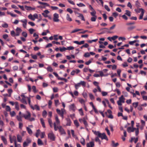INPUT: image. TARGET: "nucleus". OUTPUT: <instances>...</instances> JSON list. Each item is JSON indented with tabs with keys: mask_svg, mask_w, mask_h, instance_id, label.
Here are the masks:
<instances>
[{
	"mask_svg": "<svg viewBox=\"0 0 147 147\" xmlns=\"http://www.w3.org/2000/svg\"><path fill=\"white\" fill-rule=\"evenodd\" d=\"M48 123H49V125L50 127H53V125H52V121L50 119H48Z\"/></svg>",
	"mask_w": 147,
	"mask_h": 147,
	"instance_id": "473e14b6",
	"label": "nucleus"
},
{
	"mask_svg": "<svg viewBox=\"0 0 147 147\" xmlns=\"http://www.w3.org/2000/svg\"><path fill=\"white\" fill-rule=\"evenodd\" d=\"M118 38V36L116 35L112 37H111V40H115Z\"/></svg>",
	"mask_w": 147,
	"mask_h": 147,
	"instance_id": "a19ab883",
	"label": "nucleus"
},
{
	"mask_svg": "<svg viewBox=\"0 0 147 147\" xmlns=\"http://www.w3.org/2000/svg\"><path fill=\"white\" fill-rule=\"evenodd\" d=\"M40 122H41V123L42 125V127L44 128H45V123L44 120L42 118H40Z\"/></svg>",
	"mask_w": 147,
	"mask_h": 147,
	"instance_id": "a878e982",
	"label": "nucleus"
},
{
	"mask_svg": "<svg viewBox=\"0 0 147 147\" xmlns=\"http://www.w3.org/2000/svg\"><path fill=\"white\" fill-rule=\"evenodd\" d=\"M69 110L70 111H74L76 109V107L74 104L70 105L69 106Z\"/></svg>",
	"mask_w": 147,
	"mask_h": 147,
	"instance_id": "6e6552de",
	"label": "nucleus"
},
{
	"mask_svg": "<svg viewBox=\"0 0 147 147\" xmlns=\"http://www.w3.org/2000/svg\"><path fill=\"white\" fill-rule=\"evenodd\" d=\"M40 132V131L39 129H38L37 130L35 135V136L37 138H38V137Z\"/></svg>",
	"mask_w": 147,
	"mask_h": 147,
	"instance_id": "58836bf2",
	"label": "nucleus"
},
{
	"mask_svg": "<svg viewBox=\"0 0 147 147\" xmlns=\"http://www.w3.org/2000/svg\"><path fill=\"white\" fill-rule=\"evenodd\" d=\"M59 14L56 13H55L53 15V21L56 22H59Z\"/></svg>",
	"mask_w": 147,
	"mask_h": 147,
	"instance_id": "423d86ee",
	"label": "nucleus"
},
{
	"mask_svg": "<svg viewBox=\"0 0 147 147\" xmlns=\"http://www.w3.org/2000/svg\"><path fill=\"white\" fill-rule=\"evenodd\" d=\"M48 138L52 141H54L55 139V136L52 132L49 133L48 134Z\"/></svg>",
	"mask_w": 147,
	"mask_h": 147,
	"instance_id": "39448f33",
	"label": "nucleus"
},
{
	"mask_svg": "<svg viewBox=\"0 0 147 147\" xmlns=\"http://www.w3.org/2000/svg\"><path fill=\"white\" fill-rule=\"evenodd\" d=\"M95 141L98 142L99 144H100L101 142L100 140L99 139L98 137H96L95 138Z\"/></svg>",
	"mask_w": 147,
	"mask_h": 147,
	"instance_id": "864d4df0",
	"label": "nucleus"
},
{
	"mask_svg": "<svg viewBox=\"0 0 147 147\" xmlns=\"http://www.w3.org/2000/svg\"><path fill=\"white\" fill-rule=\"evenodd\" d=\"M74 123L76 127H78L79 126V123L77 120H74Z\"/></svg>",
	"mask_w": 147,
	"mask_h": 147,
	"instance_id": "72a5a7b5",
	"label": "nucleus"
},
{
	"mask_svg": "<svg viewBox=\"0 0 147 147\" xmlns=\"http://www.w3.org/2000/svg\"><path fill=\"white\" fill-rule=\"evenodd\" d=\"M94 144L93 142H90L86 144L87 147H94Z\"/></svg>",
	"mask_w": 147,
	"mask_h": 147,
	"instance_id": "9b49d317",
	"label": "nucleus"
},
{
	"mask_svg": "<svg viewBox=\"0 0 147 147\" xmlns=\"http://www.w3.org/2000/svg\"><path fill=\"white\" fill-rule=\"evenodd\" d=\"M96 16H93L91 18V20L92 22H95L96 20Z\"/></svg>",
	"mask_w": 147,
	"mask_h": 147,
	"instance_id": "3c124183",
	"label": "nucleus"
},
{
	"mask_svg": "<svg viewBox=\"0 0 147 147\" xmlns=\"http://www.w3.org/2000/svg\"><path fill=\"white\" fill-rule=\"evenodd\" d=\"M29 144L28 143L26 142H24L23 143V146L24 147H26L28 146Z\"/></svg>",
	"mask_w": 147,
	"mask_h": 147,
	"instance_id": "774afa93",
	"label": "nucleus"
},
{
	"mask_svg": "<svg viewBox=\"0 0 147 147\" xmlns=\"http://www.w3.org/2000/svg\"><path fill=\"white\" fill-rule=\"evenodd\" d=\"M80 86L81 85L80 82L77 84H75V87L76 89H78L79 88Z\"/></svg>",
	"mask_w": 147,
	"mask_h": 147,
	"instance_id": "2f4dec72",
	"label": "nucleus"
},
{
	"mask_svg": "<svg viewBox=\"0 0 147 147\" xmlns=\"http://www.w3.org/2000/svg\"><path fill=\"white\" fill-rule=\"evenodd\" d=\"M4 28H7L8 27V24L6 23H5L1 25Z\"/></svg>",
	"mask_w": 147,
	"mask_h": 147,
	"instance_id": "a18cd8bd",
	"label": "nucleus"
},
{
	"mask_svg": "<svg viewBox=\"0 0 147 147\" xmlns=\"http://www.w3.org/2000/svg\"><path fill=\"white\" fill-rule=\"evenodd\" d=\"M47 69L48 71L50 72H52L53 71V69L50 66H49L47 68Z\"/></svg>",
	"mask_w": 147,
	"mask_h": 147,
	"instance_id": "37998d69",
	"label": "nucleus"
},
{
	"mask_svg": "<svg viewBox=\"0 0 147 147\" xmlns=\"http://www.w3.org/2000/svg\"><path fill=\"white\" fill-rule=\"evenodd\" d=\"M33 16L31 14H30L28 16V18L33 21L35 20V18H33Z\"/></svg>",
	"mask_w": 147,
	"mask_h": 147,
	"instance_id": "4c0bfd02",
	"label": "nucleus"
},
{
	"mask_svg": "<svg viewBox=\"0 0 147 147\" xmlns=\"http://www.w3.org/2000/svg\"><path fill=\"white\" fill-rule=\"evenodd\" d=\"M32 89L34 93H36L37 92V91L36 90V87L35 86H32Z\"/></svg>",
	"mask_w": 147,
	"mask_h": 147,
	"instance_id": "13d9d810",
	"label": "nucleus"
},
{
	"mask_svg": "<svg viewBox=\"0 0 147 147\" xmlns=\"http://www.w3.org/2000/svg\"><path fill=\"white\" fill-rule=\"evenodd\" d=\"M54 129L55 131H57L58 129H59V127L56 126V124L55 122L54 123Z\"/></svg>",
	"mask_w": 147,
	"mask_h": 147,
	"instance_id": "79ce46f5",
	"label": "nucleus"
},
{
	"mask_svg": "<svg viewBox=\"0 0 147 147\" xmlns=\"http://www.w3.org/2000/svg\"><path fill=\"white\" fill-rule=\"evenodd\" d=\"M15 108L17 110H18L19 109L18 103L17 102H15Z\"/></svg>",
	"mask_w": 147,
	"mask_h": 147,
	"instance_id": "e433bc0d",
	"label": "nucleus"
},
{
	"mask_svg": "<svg viewBox=\"0 0 147 147\" xmlns=\"http://www.w3.org/2000/svg\"><path fill=\"white\" fill-rule=\"evenodd\" d=\"M49 13V11L48 10H46L42 13V14L45 18H46L48 17L47 14Z\"/></svg>",
	"mask_w": 147,
	"mask_h": 147,
	"instance_id": "f8f14e48",
	"label": "nucleus"
},
{
	"mask_svg": "<svg viewBox=\"0 0 147 147\" xmlns=\"http://www.w3.org/2000/svg\"><path fill=\"white\" fill-rule=\"evenodd\" d=\"M66 50H67V48L65 47H63L62 48H60V51L61 52H63Z\"/></svg>",
	"mask_w": 147,
	"mask_h": 147,
	"instance_id": "680f3d73",
	"label": "nucleus"
},
{
	"mask_svg": "<svg viewBox=\"0 0 147 147\" xmlns=\"http://www.w3.org/2000/svg\"><path fill=\"white\" fill-rule=\"evenodd\" d=\"M78 111L80 114L81 116H83L84 115V113L82 108H81L78 110Z\"/></svg>",
	"mask_w": 147,
	"mask_h": 147,
	"instance_id": "7c9ffc66",
	"label": "nucleus"
},
{
	"mask_svg": "<svg viewBox=\"0 0 147 147\" xmlns=\"http://www.w3.org/2000/svg\"><path fill=\"white\" fill-rule=\"evenodd\" d=\"M66 120L67 122L66 125L67 126H70L71 123V121L70 119L69 118H67L66 119Z\"/></svg>",
	"mask_w": 147,
	"mask_h": 147,
	"instance_id": "b1692460",
	"label": "nucleus"
},
{
	"mask_svg": "<svg viewBox=\"0 0 147 147\" xmlns=\"http://www.w3.org/2000/svg\"><path fill=\"white\" fill-rule=\"evenodd\" d=\"M94 134L97 136L98 137L100 138L102 140L105 139L107 140L108 139L105 133H101L99 131H95L94 132Z\"/></svg>",
	"mask_w": 147,
	"mask_h": 147,
	"instance_id": "f257e3e1",
	"label": "nucleus"
},
{
	"mask_svg": "<svg viewBox=\"0 0 147 147\" xmlns=\"http://www.w3.org/2000/svg\"><path fill=\"white\" fill-rule=\"evenodd\" d=\"M55 119L56 122V123H57V125L59 124L60 123V121L58 119L57 115H55Z\"/></svg>",
	"mask_w": 147,
	"mask_h": 147,
	"instance_id": "aec40b11",
	"label": "nucleus"
},
{
	"mask_svg": "<svg viewBox=\"0 0 147 147\" xmlns=\"http://www.w3.org/2000/svg\"><path fill=\"white\" fill-rule=\"evenodd\" d=\"M84 56L85 57H88L90 56V54L88 53H86L84 54Z\"/></svg>",
	"mask_w": 147,
	"mask_h": 147,
	"instance_id": "338daca9",
	"label": "nucleus"
},
{
	"mask_svg": "<svg viewBox=\"0 0 147 147\" xmlns=\"http://www.w3.org/2000/svg\"><path fill=\"white\" fill-rule=\"evenodd\" d=\"M38 3L40 4L45 5V6H49V5L47 3L42 2L40 1H38Z\"/></svg>",
	"mask_w": 147,
	"mask_h": 147,
	"instance_id": "4be33fe9",
	"label": "nucleus"
},
{
	"mask_svg": "<svg viewBox=\"0 0 147 147\" xmlns=\"http://www.w3.org/2000/svg\"><path fill=\"white\" fill-rule=\"evenodd\" d=\"M82 95L85 98H86L87 97V93L85 92H83L82 94Z\"/></svg>",
	"mask_w": 147,
	"mask_h": 147,
	"instance_id": "69168bd1",
	"label": "nucleus"
},
{
	"mask_svg": "<svg viewBox=\"0 0 147 147\" xmlns=\"http://www.w3.org/2000/svg\"><path fill=\"white\" fill-rule=\"evenodd\" d=\"M80 142L82 144V145H84L85 144V140L84 139L82 138L80 139Z\"/></svg>",
	"mask_w": 147,
	"mask_h": 147,
	"instance_id": "f704fd0d",
	"label": "nucleus"
},
{
	"mask_svg": "<svg viewBox=\"0 0 147 147\" xmlns=\"http://www.w3.org/2000/svg\"><path fill=\"white\" fill-rule=\"evenodd\" d=\"M66 19L67 20L71 22L72 21V19L70 17V16L68 14H67Z\"/></svg>",
	"mask_w": 147,
	"mask_h": 147,
	"instance_id": "c85d7f7f",
	"label": "nucleus"
},
{
	"mask_svg": "<svg viewBox=\"0 0 147 147\" xmlns=\"http://www.w3.org/2000/svg\"><path fill=\"white\" fill-rule=\"evenodd\" d=\"M25 9L28 10H31L32 7L30 6H25Z\"/></svg>",
	"mask_w": 147,
	"mask_h": 147,
	"instance_id": "e2e57ef3",
	"label": "nucleus"
},
{
	"mask_svg": "<svg viewBox=\"0 0 147 147\" xmlns=\"http://www.w3.org/2000/svg\"><path fill=\"white\" fill-rule=\"evenodd\" d=\"M10 140V142L11 143H12L13 142H14V143L16 142V137L15 136H13L12 138H11L10 136L9 137Z\"/></svg>",
	"mask_w": 147,
	"mask_h": 147,
	"instance_id": "2eb2a0df",
	"label": "nucleus"
},
{
	"mask_svg": "<svg viewBox=\"0 0 147 147\" xmlns=\"http://www.w3.org/2000/svg\"><path fill=\"white\" fill-rule=\"evenodd\" d=\"M20 22L23 23V26L24 28H26L27 24V20L26 19L22 20H20Z\"/></svg>",
	"mask_w": 147,
	"mask_h": 147,
	"instance_id": "0eeeda50",
	"label": "nucleus"
},
{
	"mask_svg": "<svg viewBox=\"0 0 147 147\" xmlns=\"http://www.w3.org/2000/svg\"><path fill=\"white\" fill-rule=\"evenodd\" d=\"M80 85H82L84 87H85L86 86V82L84 81H81L80 82Z\"/></svg>",
	"mask_w": 147,
	"mask_h": 147,
	"instance_id": "c03bdc74",
	"label": "nucleus"
},
{
	"mask_svg": "<svg viewBox=\"0 0 147 147\" xmlns=\"http://www.w3.org/2000/svg\"><path fill=\"white\" fill-rule=\"evenodd\" d=\"M119 145L118 142L115 143V142L112 141V146L113 147H117Z\"/></svg>",
	"mask_w": 147,
	"mask_h": 147,
	"instance_id": "a211bd4d",
	"label": "nucleus"
},
{
	"mask_svg": "<svg viewBox=\"0 0 147 147\" xmlns=\"http://www.w3.org/2000/svg\"><path fill=\"white\" fill-rule=\"evenodd\" d=\"M78 14L79 15V16H78V17H80L82 20L84 21L85 20L83 15L82 14L80 13H79Z\"/></svg>",
	"mask_w": 147,
	"mask_h": 147,
	"instance_id": "c756f323",
	"label": "nucleus"
},
{
	"mask_svg": "<svg viewBox=\"0 0 147 147\" xmlns=\"http://www.w3.org/2000/svg\"><path fill=\"white\" fill-rule=\"evenodd\" d=\"M59 131L61 134H65L66 133L62 126H59Z\"/></svg>",
	"mask_w": 147,
	"mask_h": 147,
	"instance_id": "1a4fd4ad",
	"label": "nucleus"
},
{
	"mask_svg": "<svg viewBox=\"0 0 147 147\" xmlns=\"http://www.w3.org/2000/svg\"><path fill=\"white\" fill-rule=\"evenodd\" d=\"M17 139L18 142H22V138L21 136L18 135H17Z\"/></svg>",
	"mask_w": 147,
	"mask_h": 147,
	"instance_id": "6ab92c4d",
	"label": "nucleus"
},
{
	"mask_svg": "<svg viewBox=\"0 0 147 147\" xmlns=\"http://www.w3.org/2000/svg\"><path fill=\"white\" fill-rule=\"evenodd\" d=\"M108 113L109 114V115H107V112H106L105 113V115H106V116L108 117L109 118H110V110H108Z\"/></svg>",
	"mask_w": 147,
	"mask_h": 147,
	"instance_id": "cd10ccee",
	"label": "nucleus"
},
{
	"mask_svg": "<svg viewBox=\"0 0 147 147\" xmlns=\"http://www.w3.org/2000/svg\"><path fill=\"white\" fill-rule=\"evenodd\" d=\"M74 49V47L72 46L69 47L67 48V50H73Z\"/></svg>",
	"mask_w": 147,
	"mask_h": 147,
	"instance_id": "bf43d9fd",
	"label": "nucleus"
},
{
	"mask_svg": "<svg viewBox=\"0 0 147 147\" xmlns=\"http://www.w3.org/2000/svg\"><path fill=\"white\" fill-rule=\"evenodd\" d=\"M82 30V29H75L73 31H72L71 32V33H75V32H78V31H81V30Z\"/></svg>",
	"mask_w": 147,
	"mask_h": 147,
	"instance_id": "052dcab7",
	"label": "nucleus"
},
{
	"mask_svg": "<svg viewBox=\"0 0 147 147\" xmlns=\"http://www.w3.org/2000/svg\"><path fill=\"white\" fill-rule=\"evenodd\" d=\"M138 102H133V105L135 108H136L138 106Z\"/></svg>",
	"mask_w": 147,
	"mask_h": 147,
	"instance_id": "8fccbe9b",
	"label": "nucleus"
},
{
	"mask_svg": "<svg viewBox=\"0 0 147 147\" xmlns=\"http://www.w3.org/2000/svg\"><path fill=\"white\" fill-rule=\"evenodd\" d=\"M135 24V22H128L126 24V25L127 26V30L129 31H131L134 29L136 27L135 26L132 25Z\"/></svg>",
	"mask_w": 147,
	"mask_h": 147,
	"instance_id": "f03ea898",
	"label": "nucleus"
},
{
	"mask_svg": "<svg viewBox=\"0 0 147 147\" xmlns=\"http://www.w3.org/2000/svg\"><path fill=\"white\" fill-rule=\"evenodd\" d=\"M30 107L33 110L36 109L37 110H40L39 107L36 105H35L34 106H32V105H31Z\"/></svg>",
	"mask_w": 147,
	"mask_h": 147,
	"instance_id": "4468645a",
	"label": "nucleus"
},
{
	"mask_svg": "<svg viewBox=\"0 0 147 147\" xmlns=\"http://www.w3.org/2000/svg\"><path fill=\"white\" fill-rule=\"evenodd\" d=\"M26 129L28 134L30 135H31L32 133V132L31 129L28 127H27Z\"/></svg>",
	"mask_w": 147,
	"mask_h": 147,
	"instance_id": "5701e85b",
	"label": "nucleus"
},
{
	"mask_svg": "<svg viewBox=\"0 0 147 147\" xmlns=\"http://www.w3.org/2000/svg\"><path fill=\"white\" fill-rule=\"evenodd\" d=\"M38 144L39 145H43V143L42 142V141L40 139H38Z\"/></svg>",
	"mask_w": 147,
	"mask_h": 147,
	"instance_id": "bb28decb",
	"label": "nucleus"
},
{
	"mask_svg": "<svg viewBox=\"0 0 147 147\" xmlns=\"http://www.w3.org/2000/svg\"><path fill=\"white\" fill-rule=\"evenodd\" d=\"M5 109L7 111H10L11 108L9 106H6Z\"/></svg>",
	"mask_w": 147,
	"mask_h": 147,
	"instance_id": "6e6d98bb",
	"label": "nucleus"
},
{
	"mask_svg": "<svg viewBox=\"0 0 147 147\" xmlns=\"http://www.w3.org/2000/svg\"><path fill=\"white\" fill-rule=\"evenodd\" d=\"M96 11H92L91 12H90V14L91 15L93 16H96Z\"/></svg>",
	"mask_w": 147,
	"mask_h": 147,
	"instance_id": "de8ad7c7",
	"label": "nucleus"
},
{
	"mask_svg": "<svg viewBox=\"0 0 147 147\" xmlns=\"http://www.w3.org/2000/svg\"><path fill=\"white\" fill-rule=\"evenodd\" d=\"M135 129H136V128H134V127H129L127 128V130L128 132L130 133L134 132Z\"/></svg>",
	"mask_w": 147,
	"mask_h": 147,
	"instance_id": "9d476101",
	"label": "nucleus"
},
{
	"mask_svg": "<svg viewBox=\"0 0 147 147\" xmlns=\"http://www.w3.org/2000/svg\"><path fill=\"white\" fill-rule=\"evenodd\" d=\"M125 98L123 97V95H122L120 97H119V100L117 101L118 105L119 106H121L122 103L125 102Z\"/></svg>",
	"mask_w": 147,
	"mask_h": 147,
	"instance_id": "7ed1b4c3",
	"label": "nucleus"
},
{
	"mask_svg": "<svg viewBox=\"0 0 147 147\" xmlns=\"http://www.w3.org/2000/svg\"><path fill=\"white\" fill-rule=\"evenodd\" d=\"M30 113L29 112L27 113V114H25L24 115V117L25 119L28 120L29 119H30Z\"/></svg>",
	"mask_w": 147,
	"mask_h": 147,
	"instance_id": "ddd939ff",
	"label": "nucleus"
},
{
	"mask_svg": "<svg viewBox=\"0 0 147 147\" xmlns=\"http://www.w3.org/2000/svg\"><path fill=\"white\" fill-rule=\"evenodd\" d=\"M1 139L5 144H6L7 143V141L6 139L3 136H1Z\"/></svg>",
	"mask_w": 147,
	"mask_h": 147,
	"instance_id": "393cba45",
	"label": "nucleus"
},
{
	"mask_svg": "<svg viewBox=\"0 0 147 147\" xmlns=\"http://www.w3.org/2000/svg\"><path fill=\"white\" fill-rule=\"evenodd\" d=\"M140 4L138 2V1H137L136 2L135 6L137 8H139L140 6Z\"/></svg>",
	"mask_w": 147,
	"mask_h": 147,
	"instance_id": "c9c22d12",
	"label": "nucleus"
},
{
	"mask_svg": "<svg viewBox=\"0 0 147 147\" xmlns=\"http://www.w3.org/2000/svg\"><path fill=\"white\" fill-rule=\"evenodd\" d=\"M56 111L58 114L59 115L62 117V119L64 118L63 115L65 110L64 109H61V110L58 109H57Z\"/></svg>",
	"mask_w": 147,
	"mask_h": 147,
	"instance_id": "20e7f679",
	"label": "nucleus"
},
{
	"mask_svg": "<svg viewBox=\"0 0 147 147\" xmlns=\"http://www.w3.org/2000/svg\"><path fill=\"white\" fill-rule=\"evenodd\" d=\"M67 11L69 12L70 14H72L73 12V11L72 10L69 8H67Z\"/></svg>",
	"mask_w": 147,
	"mask_h": 147,
	"instance_id": "0e129e2a",
	"label": "nucleus"
},
{
	"mask_svg": "<svg viewBox=\"0 0 147 147\" xmlns=\"http://www.w3.org/2000/svg\"><path fill=\"white\" fill-rule=\"evenodd\" d=\"M80 72V70L79 69H76L75 70L72 71L71 73V74L72 75H74L75 73L77 74L79 73Z\"/></svg>",
	"mask_w": 147,
	"mask_h": 147,
	"instance_id": "dca6fc26",
	"label": "nucleus"
},
{
	"mask_svg": "<svg viewBox=\"0 0 147 147\" xmlns=\"http://www.w3.org/2000/svg\"><path fill=\"white\" fill-rule=\"evenodd\" d=\"M89 96L90 99L92 100L94 99V98L93 95L91 93L89 94Z\"/></svg>",
	"mask_w": 147,
	"mask_h": 147,
	"instance_id": "49530a36",
	"label": "nucleus"
},
{
	"mask_svg": "<svg viewBox=\"0 0 147 147\" xmlns=\"http://www.w3.org/2000/svg\"><path fill=\"white\" fill-rule=\"evenodd\" d=\"M27 97L22 98V99L20 100V101L21 102L25 104H27V102L26 101Z\"/></svg>",
	"mask_w": 147,
	"mask_h": 147,
	"instance_id": "f3484780",
	"label": "nucleus"
},
{
	"mask_svg": "<svg viewBox=\"0 0 147 147\" xmlns=\"http://www.w3.org/2000/svg\"><path fill=\"white\" fill-rule=\"evenodd\" d=\"M79 102L82 104H84L85 103V101L83 99L80 98L79 100Z\"/></svg>",
	"mask_w": 147,
	"mask_h": 147,
	"instance_id": "09e8293b",
	"label": "nucleus"
},
{
	"mask_svg": "<svg viewBox=\"0 0 147 147\" xmlns=\"http://www.w3.org/2000/svg\"><path fill=\"white\" fill-rule=\"evenodd\" d=\"M47 114V111L45 110L43 111L42 113V116L44 117H46Z\"/></svg>",
	"mask_w": 147,
	"mask_h": 147,
	"instance_id": "5fc2aeb1",
	"label": "nucleus"
},
{
	"mask_svg": "<svg viewBox=\"0 0 147 147\" xmlns=\"http://www.w3.org/2000/svg\"><path fill=\"white\" fill-rule=\"evenodd\" d=\"M143 10V11L144 12V10L142 8H139L137 10H136V11L138 13H140L141 11L142 12Z\"/></svg>",
	"mask_w": 147,
	"mask_h": 147,
	"instance_id": "4d7b16f0",
	"label": "nucleus"
},
{
	"mask_svg": "<svg viewBox=\"0 0 147 147\" xmlns=\"http://www.w3.org/2000/svg\"><path fill=\"white\" fill-rule=\"evenodd\" d=\"M125 14L129 17H130L131 16V12L128 10H125Z\"/></svg>",
	"mask_w": 147,
	"mask_h": 147,
	"instance_id": "412c9836",
	"label": "nucleus"
},
{
	"mask_svg": "<svg viewBox=\"0 0 147 147\" xmlns=\"http://www.w3.org/2000/svg\"><path fill=\"white\" fill-rule=\"evenodd\" d=\"M144 12L143 11L141 12V13L139 19L140 20L142 19L143 18V17L144 15Z\"/></svg>",
	"mask_w": 147,
	"mask_h": 147,
	"instance_id": "ea45409f",
	"label": "nucleus"
},
{
	"mask_svg": "<svg viewBox=\"0 0 147 147\" xmlns=\"http://www.w3.org/2000/svg\"><path fill=\"white\" fill-rule=\"evenodd\" d=\"M77 5L80 7H85V6L84 4L82 3H77Z\"/></svg>",
	"mask_w": 147,
	"mask_h": 147,
	"instance_id": "603ef678",
	"label": "nucleus"
}]
</instances>
